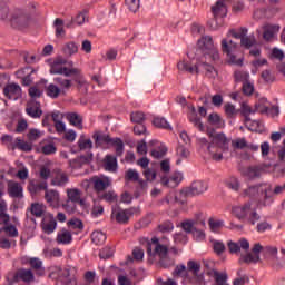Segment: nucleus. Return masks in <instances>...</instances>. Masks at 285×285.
Segmentation results:
<instances>
[{
    "label": "nucleus",
    "mask_w": 285,
    "mask_h": 285,
    "mask_svg": "<svg viewBox=\"0 0 285 285\" xmlns=\"http://www.w3.org/2000/svg\"><path fill=\"white\" fill-rule=\"evenodd\" d=\"M227 248L230 255H240L238 258V264H258L262 262L259 254L266 259H277V247L273 246H262V244H254L250 253V242L246 238H240L237 242L229 240L227 243ZM245 253V254H242Z\"/></svg>",
    "instance_id": "1"
},
{
    "label": "nucleus",
    "mask_w": 285,
    "mask_h": 285,
    "mask_svg": "<svg viewBox=\"0 0 285 285\" xmlns=\"http://www.w3.org/2000/svg\"><path fill=\"white\" fill-rule=\"evenodd\" d=\"M240 197L244 199H250L252 202H257L259 208H266L271 206V184L259 183L256 185H249L247 188L240 191Z\"/></svg>",
    "instance_id": "2"
},
{
    "label": "nucleus",
    "mask_w": 285,
    "mask_h": 285,
    "mask_svg": "<svg viewBox=\"0 0 285 285\" xmlns=\"http://www.w3.org/2000/svg\"><path fill=\"white\" fill-rule=\"evenodd\" d=\"M67 63L68 60L63 58H57L50 65V75H62V77H73V81L78 83L79 88H83V86H86L87 82L83 78L81 69L65 67Z\"/></svg>",
    "instance_id": "3"
},
{
    "label": "nucleus",
    "mask_w": 285,
    "mask_h": 285,
    "mask_svg": "<svg viewBox=\"0 0 285 285\" xmlns=\"http://www.w3.org/2000/svg\"><path fill=\"white\" fill-rule=\"evenodd\" d=\"M92 139L95 141L96 148H99L102 144H106L107 146H116L117 157H121V155H124L125 146L124 140H121V138H111L108 134L96 131L92 135Z\"/></svg>",
    "instance_id": "4"
},
{
    "label": "nucleus",
    "mask_w": 285,
    "mask_h": 285,
    "mask_svg": "<svg viewBox=\"0 0 285 285\" xmlns=\"http://www.w3.org/2000/svg\"><path fill=\"white\" fill-rule=\"evenodd\" d=\"M32 22V18L30 13L26 12L22 9H14L10 13L9 23L13 30H26L30 28V23Z\"/></svg>",
    "instance_id": "5"
},
{
    "label": "nucleus",
    "mask_w": 285,
    "mask_h": 285,
    "mask_svg": "<svg viewBox=\"0 0 285 285\" xmlns=\"http://www.w3.org/2000/svg\"><path fill=\"white\" fill-rule=\"evenodd\" d=\"M229 144L230 140L226 137V134L219 132L214 136L210 145H208V153L212 156V159H214V161H222L224 159V155L213 151V148L216 146V148H220V150H228Z\"/></svg>",
    "instance_id": "6"
},
{
    "label": "nucleus",
    "mask_w": 285,
    "mask_h": 285,
    "mask_svg": "<svg viewBox=\"0 0 285 285\" xmlns=\"http://www.w3.org/2000/svg\"><path fill=\"white\" fill-rule=\"evenodd\" d=\"M198 48L202 50L204 57H210L212 61H219V50L213 42V37L205 36L198 40Z\"/></svg>",
    "instance_id": "7"
},
{
    "label": "nucleus",
    "mask_w": 285,
    "mask_h": 285,
    "mask_svg": "<svg viewBox=\"0 0 285 285\" xmlns=\"http://www.w3.org/2000/svg\"><path fill=\"white\" fill-rule=\"evenodd\" d=\"M146 248L149 257H156L157 255L159 259H161V257H166L169 250L168 245L159 243V238H157V236H154L151 240H147Z\"/></svg>",
    "instance_id": "8"
},
{
    "label": "nucleus",
    "mask_w": 285,
    "mask_h": 285,
    "mask_svg": "<svg viewBox=\"0 0 285 285\" xmlns=\"http://www.w3.org/2000/svg\"><path fill=\"white\" fill-rule=\"evenodd\" d=\"M132 215H135V207L127 209L120 208L119 205H115L111 207V219H115L117 224H128Z\"/></svg>",
    "instance_id": "9"
},
{
    "label": "nucleus",
    "mask_w": 285,
    "mask_h": 285,
    "mask_svg": "<svg viewBox=\"0 0 285 285\" xmlns=\"http://www.w3.org/2000/svg\"><path fill=\"white\" fill-rule=\"evenodd\" d=\"M220 47L222 51L229 57L230 63H234L235 66H242L244 63L243 59L236 60L235 55H233V52L237 50V42L224 38L220 42Z\"/></svg>",
    "instance_id": "10"
},
{
    "label": "nucleus",
    "mask_w": 285,
    "mask_h": 285,
    "mask_svg": "<svg viewBox=\"0 0 285 285\" xmlns=\"http://www.w3.org/2000/svg\"><path fill=\"white\" fill-rule=\"evenodd\" d=\"M90 184H92L95 193L99 195L100 193H106L110 186H112V179L110 177L101 175V176H92L89 179Z\"/></svg>",
    "instance_id": "11"
},
{
    "label": "nucleus",
    "mask_w": 285,
    "mask_h": 285,
    "mask_svg": "<svg viewBox=\"0 0 285 285\" xmlns=\"http://www.w3.org/2000/svg\"><path fill=\"white\" fill-rule=\"evenodd\" d=\"M206 190H208V185L202 180H196L189 187L180 190V195H184V197H197V195H204Z\"/></svg>",
    "instance_id": "12"
},
{
    "label": "nucleus",
    "mask_w": 285,
    "mask_h": 285,
    "mask_svg": "<svg viewBox=\"0 0 285 285\" xmlns=\"http://www.w3.org/2000/svg\"><path fill=\"white\" fill-rule=\"evenodd\" d=\"M81 197V189L69 188L67 189V202L63 204L65 210L68 213H73L79 198Z\"/></svg>",
    "instance_id": "13"
},
{
    "label": "nucleus",
    "mask_w": 285,
    "mask_h": 285,
    "mask_svg": "<svg viewBox=\"0 0 285 285\" xmlns=\"http://www.w3.org/2000/svg\"><path fill=\"white\" fill-rule=\"evenodd\" d=\"M13 282H23L24 284H32L35 282V272L30 268H20L13 275Z\"/></svg>",
    "instance_id": "14"
},
{
    "label": "nucleus",
    "mask_w": 285,
    "mask_h": 285,
    "mask_svg": "<svg viewBox=\"0 0 285 285\" xmlns=\"http://www.w3.org/2000/svg\"><path fill=\"white\" fill-rule=\"evenodd\" d=\"M3 95L7 97V99H12L13 101H17V99H21L22 97V90L21 86L18 83H9L3 88Z\"/></svg>",
    "instance_id": "15"
},
{
    "label": "nucleus",
    "mask_w": 285,
    "mask_h": 285,
    "mask_svg": "<svg viewBox=\"0 0 285 285\" xmlns=\"http://www.w3.org/2000/svg\"><path fill=\"white\" fill-rule=\"evenodd\" d=\"M9 197L12 199H23V186L14 180H9L7 185Z\"/></svg>",
    "instance_id": "16"
},
{
    "label": "nucleus",
    "mask_w": 285,
    "mask_h": 285,
    "mask_svg": "<svg viewBox=\"0 0 285 285\" xmlns=\"http://www.w3.org/2000/svg\"><path fill=\"white\" fill-rule=\"evenodd\" d=\"M30 266L29 271H32L33 275L38 277H43L46 275V267H43V261L38 257H31L28 261Z\"/></svg>",
    "instance_id": "17"
},
{
    "label": "nucleus",
    "mask_w": 285,
    "mask_h": 285,
    "mask_svg": "<svg viewBox=\"0 0 285 285\" xmlns=\"http://www.w3.org/2000/svg\"><path fill=\"white\" fill-rule=\"evenodd\" d=\"M183 180H184V174L177 171V173H174L170 178L164 176L160 179V184L163 186H166L167 188H177V186H179V184H181Z\"/></svg>",
    "instance_id": "18"
},
{
    "label": "nucleus",
    "mask_w": 285,
    "mask_h": 285,
    "mask_svg": "<svg viewBox=\"0 0 285 285\" xmlns=\"http://www.w3.org/2000/svg\"><path fill=\"white\" fill-rule=\"evenodd\" d=\"M117 154L115 155H110L107 154L105 156V158L102 159V167L107 173H117V170L119 169V164L117 163Z\"/></svg>",
    "instance_id": "19"
},
{
    "label": "nucleus",
    "mask_w": 285,
    "mask_h": 285,
    "mask_svg": "<svg viewBox=\"0 0 285 285\" xmlns=\"http://www.w3.org/2000/svg\"><path fill=\"white\" fill-rule=\"evenodd\" d=\"M250 208H253V203L247 202L244 205L233 207V214L237 219H246L248 213H250Z\"/></svg>",
    "instance_id": "20"
},
{
    "label": "nucleus",
    "mask_w": 285,
    "mask_h": 285,
    "mask_svg": "<svg viewBox=\"0 0 285 285\" xmlns=\"http://www.w3.org/2000/svg\"><path fill=\"white\" fill-rule=\"evenodd\" d=\"M45 199L52 208H59L60 195L55 189H47L45 193Z\"/></svg>",
    "instance_id": "21"
},
{
    "label": "nucleus",
    "mask_w": 285,
    "mask_h": 285,
    "mask_svg": "<svg viewBox=\"0 0 285 285\" xmlns=\"http://www.w3.org/2000/svg\"><path fill=\"white\" fill-rule=\"evenodd\" d=\"M177 68L180 72H189V75H199V68H202L200 62L196 63L194 67L186 61H179Z\"/></svg>",
    "instance_id": "22"
},
{
    "label": "nucleus",
    "mask_w": 285,
    "mask_h": 285,
    "mask_svg": "<svg viewBox=\"0 0 285 285\" xmlns=\"http://www.w3.org/2000/svg\"><path fill=\"white\" fill-rule=\"evenodd\" d=\"M41 228L46 235H52V232L57 230V219H55V216L45 218L42 220Z\"/></svg>",
    "instance_id": "23"
},
{
    "label": "nucleus",
    "mask_w": 285,
    "mask_h": 285,
    "mask_svg": "<svg viewBox=\"0 0 285 285\" xmlns=\"http://www.w3.org/2000/svg\"><path fill=\"white\" fill-rule=\"evenodd\" d=\"M67 120L71 126L79 128V130L83 129V118L77 112H69L66 116Z\"/></svg>",
    "instance_id": "24"
},
{
    "label": "nucleus",
    "mask_w": 285,
    "mask_h": 285,
    "mask_svg": "<svg viewBox=\"0 0 285 285\" xmlns=\"http://www.w3.org/2000/svg\"><path fill=\"white\" fill-rule=\"evenodd\" d=\"M98 199H100V202H107V204H115V202L119 199V196L115 190L111 189V190L102 191L98 194Z\"/></svg>",
    "instance_id": "25"
},
{
    "label": "nucleus",
    "mask_w": 285,
    "mask_h": 285,
    "mask_svg": "<svg viewBox=\"0 0 285 285\" xmlns=\"http://www.w3.org/2000/svg\"><path fill=\"white\" fill-rule=\"evenodd\" d=\"M277 32H279V26L267 24L264 27L263 39H265V41H271Z\"/></svg>",
    "instance_id": "26"
},
{
    "label": "nucleus",
    "mask_w": 285,
    "mask_h": 285,
    "mask_svg": "<svg viewBox=\"0 0 285 285\" xmlns=\"http://www.w3.org/2000/svg\"><path fill=\"white\" fill-rule=\"evenodd\" d=\"M26 112L32 119H40L41 115H43V110H41V104L39 102H36L33 106L27 107Z\"/></svg>",
    "instance_id": "27"
},
{
    "label": "nucleus",
    "mask_w": 285,
    "mask_h": 285,
    "mask_svg": "<svg viewBox=\"0 0 285 285\" xmlns=\"http://www.w3.org/2000/svg\"><path fill=\"white\" fill-rule=\"evenodd\" d=\"M68 181H70L68 174H66L63 171H59L56 174V176L51 180V184H52V186L63 187L68 184Z\"/></svg>",
    "instance_id": "28"
},
{
    "label": "nucleus",
    "mask_w": 285,
    "mask_h": 285,
    "mask_svg": "<svg viewBox=\"0 0 285 285\" xmlns=\"http://www.w3.org/2000/svg\"><path fill=\"white\" fill-rule=\"evenodd\" d=\"M28 190L31 195H37V193H41V190H48V181L45 180L36 184L33 180H31L28 185Z\"/></svg>",
    "instance_id": "29"
},
{
    "label": "nucleus",
    "mask_w": 285,
    "mask_h": 285,
    "mask_svg": "<svg viewBox=\"0 0 285 285\" xmlns=\"http://www.w3.org/2000/svg\"><path fill=\"white\" fill-rule=\"evenodd\" d=\"M188 119L190 124H194L195 128H198V130L204 131V124L202 122V118L197 116V110L195 107H191V111L188 114Z\"/></svg>",
    "instance_id": "30"
},
{
    "label": "nucleus",
    "mask_w": 285,
    "mask_h": 285,
    "mask_svg": "<svg viewBox=\"0 0 285 285\" xmlns=\"http://www.w3.org/2000/svg\"><path fill=\"white\" fill-rule=\"evenodd\" d=\"M126 179L129 181H138L141 186V188H146L148 186V183L144 179H139V173L135 169H129L126 171Z\"/></svg>",
    "instance_id": "31"
},
{
    "label": "nucleus",
    "mask_w": 285,
    "mask_h": 285,
    "mask_svg": "<svg viewBox=\"0 0 285 285\" xmlns=\"http://www.w3.org/2000/svg\"><path fill=\"white\" fill-rule=\"evenodd\" d=\"M12 150H22L23 153H30L32 150V145L21 140V138H16L14 144L11 145Z\"/></svg>",
    "instance_id": "32"
},
{
    "label": "nucleus",
    "mask_w": 285,
    "mask_h": 285,
    "mask_svg": "<svg viewBox=\"0 0 285 285\" xmlns=\"http://www.w3.org/2000/svg\"><path fill=\"white\" fill-rule=\"evenodd\" d=\"M56 242L57 244H62L65 246L72 244V234L65 229L61 233H58Z\"/></svg>",
    "instance_id": "33"
},
{
    "label": "nucleus",
    "mask_w": 285,
    "mask_h": 285,
    "mask_svg": "<svg viewBox=\"0 0 285 285\" xmlns=\"http://www.w3.org/2000/svg\"><path fill=\"white\" fill-rule=\"evenodd\" d=\"M0 219L2 224H10V215L8 214V203L4 199L0 200Z\"/></svg>",
    "instance_id": "34"
},
{
    "label": "nucleus",
    "mask_w": 285,
    "mask_h": 285,
    "mask_svg": "<svg viewBox=\"0 0 285 285\" xmlns=\"http://www.w3.org/2000/svg\"><path fill=\"white\" fill-rule=\"evenodd\" d=\"M153 126H155V128H160L163 130H173V127L170 126L168 120H166V118L159 117V116H157L153 119Z\"/></svg>",
    "instance_id": "35"
},
{
    "label": "nucleus",
    "mask_w": 285,
    "mask_h": 285,
    "mask_svg": "<svg viewBox=\"0 0 285 285\" xmlns=\"http://www.w3.org/2000/svg\"><path fill=\"white\" fill-rule=\"evenodd\" d=\"M224 112L227 119H235L237 115H239V109H237L232 102H227L224 105Z\"/></svg>",
    "instance_id": "36"
},
{
    "label": "nucleus",
    "mask_w": 285,
    "mask_h": 285,
    "mask_svg": "<svg viewBox=\"0 0 285 285\" xmlns=\"http://www.w3.org/2000/svg\"><path fill=\"white\" fill-rule=\"evenodd\" d=\"M53 81H55V83H58L62 94H65L66 90H70V87L72 86V80L66 79L63 77H56V78H53Z\"/></svg>",
    "instance_id": "37"
},
{
    "label": "nucleus",
    "mask_w": 285,
    "mask_h": 285,
    "mask_svg": "<svg viewBox=\"0 0 285 285\" xmlns=\"http://www.w3.org/2000/svg\"><path fill=\"white\" fill-rule=\"evenodd\" d=\"M208 124H210V126H215V128H224L225 126L222 116L217 112H213L208 116Z\"/></svg>",
    "instance_id": "38"
},
{
    "label": "nucleus",
    "mask_w": 285,
    "mask_h": 285,
    "mask_svg": "<svg viewBox=\"0 0 285 285\" xmlns=\"http://www.w3.org/2000/svg\"><path fill=\"white\" fill-rule=\"evenodd\" d=\"M234 81L236 83H246V81H250V73L244 70H237L234 72Z\"/></svg>",
    "instance_id": "39"
},
{
    "label": "nucleus",
    "mask_w": 285,
    "mask_h": 285,
    "mask_svg": "<svg viewBox=\"0 0 285 285\" xmlns=\"http://www.w3.org/2000/svg\"><path fill=\"white\" fill-rule=\"evenodd\" d=\"M263 169L258 166H252L248 167L245 170V177H248L249 179H258V177H262Z\"/></svg>",
    "instance_id": "40"
},
{
    "label": "nucleus",
    "mask_w": 285,
    "mask_h": 285,
    "mask_svg": "<svg viewBox=\"0 0 285 285\" xmlns=\"http://www.w3.org/2000/svg\"><path fill=\"white\" fill-rule=\"evenodd\" d=\"M212 12L217 19V17H220V14H224L226 12V3H224V0H217L215 6L212 7Z\"/></svg>",
    "instance_id": "41"
},
{
    "label": "nucleus",
    "mask_w": 285,
    "mask_h": 285,
    "mask_svg": "<svg viewBox=\"0 0 285 285\" xmlns=\"http://www.w3.org/2000/svg\"><path fill=\"white\" fill-rule=\"evenodd\" d=\"M79 52V46L75 42H68L62 48V53L65 57H72V55H77Z\"/></svg>",
    "instance_id": "42"
},
{
    "label": "nucleus",
    "mask_w": 285,
    "mask_h": 285,
    "mask_svg": "<svg viewBox=\"0 0 285 285\" xmlns=\"http://www.w3.org/2000/svg\"><path fill=\"white\" fill-rule=\"evenodd\" d=\"M106 235L101 230L92 232L91 234V242L96 244V246H101V244H106Z\"/></svg>",
    "instance_id": "43"
},
{
    "label": "nucleus",
    "mask_w": 285,
    "mask_h": 285,
    "mask_svg": "<svg viewBox=\"0 0 285 285\" xmlns=\"http://www.w3.org/2000/svg\"><path fill=\"white\" fill-rule=\"evenodd\" d=\"M47 96L51 99H58L59 95H61V88L55 83H50L46 89Z\"/></svg>",
    "instance_id": "44"
},
{
    "label": "nucleus",
    "mask_w": 285,
    "mask_h": 285,
    "mask_svg": "<svg viewBox=\"0 0 285 285\" xmlns=\"http://www.w3.org/2000/svg\"><path fill=\"white\" fill-rule=\"evenodd\" d=\"M77 144L79 150H91L92 148V140L90 138L86 139L83 135L80 136Z\"/></svg>",
    "instance_id": "45"
},
{
    "label": "nucleus",
    "mask_w": 285,
    "mask_h": 285,
    "mask_svg": "<svg viewBox=\"0 0 285 285\" xmlns=\"http://www.w3.org/2000/svg\"><path fill=\"white\" fill-rule=\"evenodd\" d=\"M22 75H27L22 78V86H30L32 83V72L35 69L31 67H26L21 70Z\"/></svg>",
    "instance_id": "46"
},
{
    "label": "nucleus",
    "mask_w": 285,
    "mask_h": 285,
    "mask_svg": "<svg viewBox=\"0 0 285 285\" xmlns=\"http://www.w3.org/2000/svg\"><path fill=\"white\" fill-rule=\"evenodd\" d=\"M255 43H257V40L255 39V37L252 36H243V38L240 39V46L243 48H246L247 50H250V48H253V46H255Z\"/></svg>",
    "instance_id": "47"
},
{
    "label": "nucleus",
    "mask_w": 285,
    "mask_h": 285,
    "mask_svg": "<svg viewBox=\"0 0 285 285\" xmlns=\"http://www.w3.org/2000/svg\"><path fill=\"white\" fill-rule=\"evenodd\" d=\"M28 210L33 217H43V205L39 203H32Z\"/></svg>",
    "instance_id": "48"
},
{
    "label": "nucleus",
    "mask_w": 285,
    "mask_h": 285,
    "mask_svg": "<svg viewBox=\"0 0 285 285\" xmlns=\"http://www.w3.org/2000/svg\"><path fill=\"white\" fill-rule=\"evenodd\" d=\"M227 188L230 190H234V193H239V188H242V184L239 183V179L236 177H232L228 180L225 181Z\"/></svg>",
    "instance_id": "49"
},
{
    "label": "nucleus",
    "mask_w": 285,
    "mask_h": 285,
    "mask_svg": "<svg viewBox=\"0 0 285 285\" xmlns=\"http://www.w3.org/2000/svg\"><path fill=\"white\" fill-rule=\"evenodd\" d=\"M213 250L216 255H224L226 253V245L222 240H212Z\"/></svg>",
    "instance_id": "50"
},
{
    "label": "nucleus",
    "mask_w": 285,
    "mask_h": 285,
    "mask_svg": "<svg viewBox=\"0 0 285 285\" xmlns=\"http://www.w3.org/2000/svg\"><path fill=\"white\" fill-rule=\"evenodd\" d=\"M248 35V29L246 27L240 28V32H237L235 29H230L227 33V37H234V39H243Z\"/></svg>",
    "instance_id": "51"
},
{
    "label": "nucleus",
    "mask_w": 285,
    "mask_h": 285,
    "mask_svg": "<svg viewBox=\"0 0 285 285\" xmlns=\"http://www.w3.org/2000/svg\"><path fill=\"white\" fill-rule=\"evenodd\" d=\"M159 264L161 268H170L175 266V258L170 257L168 254L159 258Z\"/></svg>",
    "instance_id": "52"
},
{
    "label": "nucleus",
    "mask_w": 285,
    "mask_h": 285,
    "mask_svg": "<svg viewBox=\"0 0 285 285\" xmlns=\"http://www.w3.org/2000/svg\"><path fill=\"white\" fill-rule=\"evenodd\" d=\"M73 23L83 26V23H86V13H78L75 19H71V21L66 24V28H72Z\"/></svg>",
    "instance_id": "53"
},
{
    "label": "nucleus",
    "mask_w": 285,
    "mask_h": 285,
    "mask_svg": "<svg viewBox=\"0 0 285 285\" xmlns=\"http://www.w3.org/2000/svg\"><path fill=\"white\" fill-rule=\"evenodd\" d=\"M130 119L132 124H144V121H146V114L142 111H134L130 115Z\"/></svg>",
    "instance_id": "54"
},
{
    "label": "nucleus",
    "mask_w": 285,
    "mask_h": 285,
    "mask_svg": "<svg viewBox=\"0 0 285 285\" xmlns=\"http://www.w3.org/2000/svg\"><path fill=\"white\" fill-rule=\"evenodd\" d=\"M200 66H203L204 70L206 71L207 77H210L215 79L217 77V69L210 63L207 62H200Z\"/></svg>",
    "instance_id": "55"
},
{
    "label": "nucleus",
    "mask_w": 285,
    "mask_h": 285,
    "mask_svg": "<svg viewBox=\"0 0 285 285\" xmlns=\"http://www.w3.org/2000/svg\"><path fill=\"white\" fill-rule=\"evenodd\" d=\"M242 90L243 95H245L246 97H250V95L255 92V85L250 82V80H247L243 83Z\"/></svg>",
    "instance_id": "56"
},
{
    "label": "nucleus",
    "mask_w": 285,
    "mask_h": 285,
    "mask_svg": "<svg viewBox=\"0 0 285 285\" xmlns=\"http://www.w3.org/2000/svg\"><path fill=\"white\" fill-rule=\"evenodd\" d=\"M187 271L191 273V275H197L202 271V264L195 262V261H188L187 262Z\"/></svg>",
    "instance_id": "57"
},
{
    "label": "nucleus",
    "mask_w": 285,
    "mask_h": 285,
    "mask_svg": "<svg viewBox=\"0 0 285 285\" xmlns=\"http://www.w3.org/2000/svg\"><path fill=\"white\" fill-rule=\"evenodd\" d=\"M42 155H55L57 153V146L55 142L45 144L41 147Z\"/></svg>",
    "instance_id": "58"
},
{
    "label": "nucleus",
    "mask_w": 285,
    "mask_h": 285,
    "mask_svg": "<svg viewBox=\"0 0 285 285\" xmlns=\"http://www.w3.org/2000/svg\"><path fill=\"white\" fill-rule=\"evenodd\" d=\"M191 235H193L195 242H204V239H206V233L204 232V229H199V227H197V225L195 226L194 230L191 232Z\"/></svg>",
    "instance_id": "59"
},
{
    "label": "nucleus",
    "mask_w": 285,
    "mask_h": 285,
    "mask_svg": "<svg viewBox=\"0 0 285 285\" xmlns=\"http://www.w3.org/2000/svg\"><path fill=\"white\" fill-rule=\"evenodd\" d=\"M53 26L56 27V37H63V35H66V30H63V21L61 18H57L53 22Z\"/></svg>",
    "instance_id": "60"
},
{
    "label": "nucleus",
    "mask_w": 285,
    "mask_h": 285,
    "mask_svg": "<svg viewBox=\"0 0 285 285\" xmlns=\"http://www.w3.org/2000/svg\"><path fill=\"white\" fill-rule=\"evenodd\" d=\"M285 193V183L283 185H276L273 189V185H271V204H273L274 199L273 196H277V195H284Z\"/></svg>",
    "instance_id": "61"
},
{
    "label": "nucleus",
    "mask_w": 285,
    "mask_h": 285,
    "mask_svg": "<svg viewBox=\"0 0 285 285\" xmlns=\"http://www.w3.org/2000/svg\"><path fill=\"white\" fill-rule=\"evenodd\" d=\"M175 225L170 220H166L163 224L158 225V230L160 233H173Z\"/></svg>",
    "instance_id": "62"
},
{
    "label": "nucleus",
    "mask_w": 285,
    "mask_h": 285,
    "mask_svg": "<svg viewBox=\"0 0 285 285\" xmlns=\"http://www.w3.org/2000/svg\"><path fill=\"white\" fill-rule=\"evenodd\" d=\"M115 255V249L112 247H104L99 252L100 259H110Z\"/></svg>",
    "instance_id": "63"
},
{
    "label": "nucleus",
    "mask_w": 285,
    "mask_h": 285,
    "mask_svg": "<svg viewBox=\"0 0 285 285\" xmlns=\"http://www.w3.org/2000/svg\"><path fill=\"white\" fill-rule=\"evenodd\" d=\"M190 284L194 285H206V281L204 278V274H193V277L190 278Z\"/></svg>",
    "instance_id": "64"
}]
</instances>
